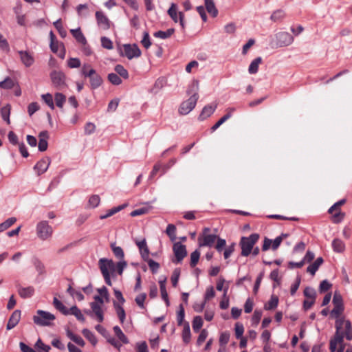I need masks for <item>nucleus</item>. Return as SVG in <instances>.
I'll list each match as a JSON object with an SVG mask.
<instances>
[{
	"instance_id": "obj_1",
	"label": "nucleus",
	"mask_w": 352,
	"mask_h": 352,
	"mask_svg": "<svg viewBox=\"0 0 352 352\" xmlns=\"http://www.w3.org/2000/svg\"><path fill=\"white\" fill-rule=\"evenodd\" d=\"M99 267L105 283L111 286L112 285L111 277L116 276V263L111 259L103 258L99 260Z\"/></svg>"
},
{
	"instance_id": "obj_2",
	"label": "nucleus",
	"mask_w": 352,
	"mask_h": 352,
	"mask_svg": "<svg viewBox=\"0 0 352 352\" xmlns=\"http://www.w3.org/2000/svg\"><path fill=\"white\" fill-rule=\"evenodd\" d=\"M53 228L47 221H41L36 226V233L38 238L41 241H48L53 235Z\"/></svg>"
},
{
	"instance_id": "obj_3",
	"label": "nucleus",
	"mask_w": 352,
	"mask_h": 352,
	"mask_svg": "<svg viewBox=\"0 0 352 352\" xmlns=\"http://www.w3.org/2000/svg\"><path fill=\"white\" fill-rule=\"evenodd\" d=\"M259 239L258 234L254 233L249 236H243L241 239L240 245L241 248V255L248 256L251 253L254 244Z\"/></svg>"
},
{
	"instance_id": "obj_4",
	"label": "nucleus",
	"mask_w": 352,
	"mask_h": 352,
	"mask_svg": "<svg viewBox=\"0 0 352 352\" xmlns=\"http://www.w3.org/2000/svg\"><path fill=\"white\" fill-rule=\"evenodd\" d=\"M55 320V316L50 312L38 310L36 315L34 316V322L40 326H49L50 322Z\"/></svg>"
},
{
	"instance_id": "obj_5",
	"label": "nucleus",
	"mask_w": 352,
	"mask_h": 352,
	"mask_svg": "<svg viewBox=\"0 0 352 352\" xmlns=\"http://www.w3.org/2000/svg\"><path fill=\"white\" fill-rule=\"evenodd\" d=\"M331 352H343L344 350V332H336L329 343Z\"/></svg>"
},
{
	"instance_id": "obj_6",
	"label": "nucleus",
	"mask_w": 352,
	"mask_h": 352,
	"mask_svg": "<svg viewBox=\"0 0 352 352\" xmlns=\"http://www.w3.org/2000/svg\"><path fill=\"white\" fill-rule=\"evenodd\" d=\"M292 35L287 32H279L275 34V45L276 47H287L294 43Z\"/></svg>"
},
{
	"instance_id": "obj_7",
	"label": "nucleus",
	"mask_w": 352,
	"mask_h": 352,
	"mask_svg": "<svg viewBox=\"0 0 352 352\" xmlns=\"http://www.w3.org/2000/svg\"><path fill=\"white\" fill-rule=\"evenodd\" d=\"M217 239V235L214 234H210V229L206 228H204L201 235H200L198 238L199 245V247H212Z\"/></svg>"
},
{
	"instance_id": "obj_8",
	"label": "nucleus",
	"mask_w": 352,
	"mask_h": 352,
	"mask_svg": "<svg viewBox=\"0 0 352 352\" xmlns=\"http://www.w3.org/2000/svg\"><path fill=\"white\" fill-rule=\"evenodd\" d=\"M199 96L196 91L187 100L183 102L179 109V113L182 115H187L195 107Z\"/></svg>"
},
{
	"instance_id": "obj_9",
	"label": "nucleus",
	"mask_w": 352,
	"mask_h": 352,
	"mask_svg": "<svg viewBox=\"0 0 352 352\" xmlns=\"http://www.w3.org/2000/svg\"><path fill=\"white\" fill-rule=\"evenodd\" d=\"M167 12L175 23L179 22L182 29H184V14L183 12H179L177 10V4H175V3H172Z\"/></svg>"
},
{
	"instance_id": "obj_10",
	"label": "nucleus",
	"mask_w": 352,
	"mask_h": 352,
	"mask_svg": "<svg viewBox=\"0 0 352 352\" xmlns=\"http://www.w3.org/2000/svg\"><path fill=\"white\" fill-rule=\"evenodd\" d=\"M121 54L122 56H124L131 60L133 58H138L140 56L141 51L138 46L135 44H125L122 46Z\"/></svg>"
},
{
	"instance_id": "obj_11",
	"label": "nucleus",
	"mask_w": 352,
	"mask_h": 352,
	"mask_svg": "<svg viewBox=\"0 0 352 352\" xmlns=\"http://www.w3.org/2000/svg\"><path fill=\"white\" fill-rule=\"evenodd\" d=\"M345 329V335L347 340H350L352 339V336L350 334L351 330V322L349 320H346L343 318H338L336 321V332H342V329Z\"/></svg>"
},
{
	"instance_id": "obj_12",
	"label": "nucleus",
	"mask_w": 352,
	"mask_h": 352,
	"mask_svg": "<svg viewBox=\"0 0 352 352\" xmlns=\"http://www.w3.org/2000/svg\"><path fill=\"white\" fill-rule=\"evenodd\" d=\"M98 27L104 30H109L112 23L108 17L101 11H97L95 14Z\"/></svg>"
},
{
	"instance_id": "obj_13",
	"label": "nucleus",
	"mask_w": 352,
	"mask_h": 352,
	"mask_svg": "<svg viewBox=\"0 0 352 352\" xmlns=\"http://www.w3.org/2000/svg\"><path fill=\"white\" fill-rule=\"evenodd\" d=\"M173 252L175 256L176 262L180 263L187 255L186 246L179 242L175 243L173 245Z\"/></svg>"
},
{
	"instance_id": "obj_14",
	"label": "nucleus",
	"mask_w": 352,
	"mask_h": 352,
	"mask_svg": "<svg viewBox=\"0 0 352 352\" xmlns=\"http://www.w3.org/2000/svg\"><path fill=\"white\" fill-rule=\"evenodd\" d=\"M52 83L56 87H61L65 85V76L62 72L53 71L50 74Z\"/></svg>"
},
{
	"instance_id": "obj_15",
	"label": "nucleus",
	"mask_w": 352,
	"mask_h": 352,
	"mask_svg": "<svg viewBox=\"0 0 352 352\" xmlns=\"http://www.w3.org/2000/svg\"><path fill=\"white\" fill-rule=\"evenodd\" d=\"M21 311L20 310L16 309V310L14 311L8 320V324L6 326V329L8 330H10V329L14 328L19 322V321L21 320Z\"/></svg>"
},
{
	"instance_id": "obj_16",
	"label": "nucleus",
	"mask_w": 352,
	"mask_h": 352,
	"mask_svg": "<svg viewBox=\"0 0 352 352\" xmlns=\"http://www.w3.org/2000/svg\"><path fill=\"white\" fill-rule=\"evenodd\" d=\"M21 61L26 67L32 66L34 63L33 55L28 51H19Z\"/></svg>"
},
{
	"instance_id": "obj_17",
	"label": "nucleus",
	"mask_w": 352,
	"mask_h": 352,
	"mask_svg": "<svg viewBox=\"0 0 352 352\" xmlns=\"http://www.w3.org/2000/svg\"><path fill=\"white\" fill-rule=\"evenodd\" d=\"M345 203V199L340 200L339 201L335 203L329 209V212L333 214V211H337L333 215V218L335 221H340L344 217V214L341 213L339 207L343 205Z\"/></svg>"
},
{
	"instance_id": "obj_18",
	"label": "nucleus",
	"mask_w": 352,
	"mask_h": 352,
	"mask_svg": "<svg viewBox=\"0 0 352 352\" xmlns=\"http://www.w3.org/2000/svg\"><path fill=\"white\" fill-rule=\"evenodd\" d=\"M135 244L139 248L142 258L144 261H147L149 256V250L148 248L146 239H143L140 241L135 240Z\"/></svg>"
},
{
	"instance_id": "obj_19",
	"label": "nucleus",
	"mask_w": 352,
	"mask_h": 352,
	"mask_svg": "<svg viewBox=\"0 0 352 352\" xmlns=\"http://www.w3.org/2000/svg\"><path fill=\"white\" fill-rule=\"evenodd\" d=\"M50 164V159L48 157L43 158L38 161L34 166L38 175L44 173L49 168Z\"/></svg>"
},
{
	"instance_id": "obj_20",
	"label": "nucleus",
	"mask_w": 352,
	"mask_h": 352,
	"mask_svg": "<svg viewBox=\"0 0 352 352\" xmlns=\"http://www.w3.org/2000/svg\"><path fill=\"white\" fill-rule=\"evenodd\" d=\"M102 306L103 305H98L97 303L90 304L92 314H94L99 322H102L104 320V311L102 310Z\"/></svg>"
},
{
	"instance_id": "obj_21",
	"label": "nucleus",
	"mask_w": 352,
	"mask_h": 352,
	"mask_svg": "<svg viewBox=\"0 0 352 352\" xmlns=\"http://www.w3.org/2000/svg\"><path fill=\"white\" fill-rule=\"evenodd\" d=\"M38 138H39V142H38V150L42 152L45 151L47 150V146H48L47 140L49 139V134H48L47 131H41L38 135Z\"/></svg>"
},
{
	"instance_id": "obj_22",
	"label": "nucleus",
	"mask_w": 352,
	"mask_h": 352,
	"mask_svg": "<svg viewBox=\"0 0 352 352\" xmlns=\"http://www.w3.org/2000/svg\"><path fill=\"white\" fill-rule=\"evenodd\" d=\"M216 108H217L216 104H208V105L205 106L203 108V109L199 115V118L201 120L206 119L207 118L210 117L214 112Z\"/></svg>"
},
{
	"instance_id": "obj_23",
	"label": "nucleus",
	"mask_w": 352,
	"mask_h": 352,
	"mask_svg": "<svg viewBox=\"0 0 352 352\" xmlns=\"http://www.w3.org/2000/svg\"><path fill=\"white\" fill-rule=\"evenodd\" d=\"M18 293L22 298H31L34 294V288L32 286L19 287Z\"/></svg>"
},
{
	"instance_id": "obj_24",
	"label": "nucleus",
	"mask_w": 352,
	"mask_h": 352,
	"mask_svg": "<svg viewBox=\"0 0 352 352\" xmlns=\"http://www.w3.org/2000/svg\"><path fill=\"white\" fill-rule=\"evenodd\" d=\"M70 32L80 44L83 45L87 44V39L79 28L77 29H72Z\"/></svg>"
},
{
	"instance_id": "obj_25",
	"label": "nucleus",
	"mask_w": 352,
	"mask_h": 352,
	"mask_svg": "<svg viewBox=\"0 0 352 352\" xmlns=\"http://www.w3.org/2000/svg\"><path fill=\"white\" fill-rule=\"evenodd\" d=\"M113 304L120 323L123 324L126 318V314L124 308L122 307V305H120L118 302L116 301H113Z\"/></svg>"
},
{
	"instance_id": "obj_26",
	"label": "nucleus",
	"mask_w": 352,
	"mask_h": 352,
	"mask_svg": "<svg viewBox=\"0 0 352 352\" xmlns=\"http://www.w3.org/2000/svg\"><path fill=\"white\" fill-rule=\"evenodd\" d=\"M166 278L164 277L162 279L160 280L159 284H160L162 298L165 301L166 306H169L170 302H169V300L168 298V293H167L166 289Z\"/></svg>"
},
{
	"instance_id": "obj_27",
	"label": "nucleus",
	"mask_w": 352,
	"mask_h": 352,
	"mask_svg": "<svg viewBox=\"0 0 352 352\" xmlns=\"http://www.w3.org/2000/svg\"><path fill=\"white\" fill-rule=\"evenodd\" d=\"M323 262L324 261L322 257L317 258L316 260L312 264L308 266L307 272L311 274L312 276L315 275L316 272L320 267V265L323 263Z\"/></svg>"
},
{
	"instance_id": "obj_28",
	"label": "nucleus",
	"mask_w": 352,
	"mask_h": 352,
	"mask_svg": "<svg viewBox=\"0 0 352 352\" xmlns=\"http://www.w3.org/2000/svg\"><path fill=\"white\" fill-rule=\"evenodd\" d=\"M205 7L208 12L213 17L218 14V10L215 6L214 0H204Z\"/></svg>"
},
{
	"instance_id": "obj_29",
	"label": "nucleus",
	"mask_w": 352,
	"mask_h": 352,
	"mask_svg": "<svg viewBox=\"0 0 352 352\" xmlns=\"http://www.w3.org/2000/svg\"><path fill=\"white\" fill-rule=\"evenodd\" d=\"M53 305L54 307L61 312L63 314L67 316L69 315V309L67 308L62 302H60L57 298H54Z\"/></svg>"
},
{
	"instance_id": "obj_30",
	"label": "nucleus",
	"mask_w": 352,
	"mask_h": 352,
	"mask_svg": "<svg viewBox=\"0 0 352 352\" xmlns=\"http://www.w3.org/2000/svg\"><path fill=\"white\" fill-rule=\"evenodd\" d=\"M182 340L183 342L186 344H188L191 340V333L190 329V326L188 322H186L184 325V329L182 331Z\"/></svg>"
},
{
	"instance_id": "obj_31",
	"label": "nucleus",
	"mask_w": 352,
	"mask_h": 352,
	"mask_svg": "<svg viewBox=\"0 0 352 352\" xmlns=\"http://www.w3.org/2000/svg\"><path fill=\"white\" fill-rule=\"evenodd\" d=\"M126 206V204H124L118 206L117 207H114V208L109 210L106 214L101 215L100 217V219H104L109 217H111L112 215L115 214L116 213H117V212H120V210H122V209H124Z\"/></svg>"
},
{
	"instance_id": "obj_32",
	"label": "nucleus",
	"mask_w": 352,
	"mask_h": 352,
	"mask_svg": "<svg viewBox=\"0 0 352 352\" xmlns=\"http://www.w3.org/2000/svg\"><path fill=\"white\" fill-rule=\"evenodd\" d=\"M261 62H262L261 57H257L256 58L253 60L251 62V63L249 66V68H248L249 73L251 74H254L257 73V72L258 70V66L261 63Z\"/></svg>"
},
{
	"instance_id": "obj_33",
	"label": "nucleus",
	"mask_w": 352,
	"mask_h": 352,
	"mask_svg": "<svg viewBox=\"0 0 352 352\" xmlns=\"http://www.w3.org/2000/svg\"><path fill=\"white\" fill-rule=\"evenodd\" d=\"M113 331L116 336L118 339L122 342L123 344H128L129 340L124 333L122 332V329L118 326H115L113 327Z\"/></svg>"
},
{
	"instance_id": "obj_34",
	"label": "nucleus",
	"mask_w": 352,
	"mask_h": 352,
	"mask_svg": "<svg viewBox=\"0 0 352 352\" xmlns=\"http://www.w3.org/2000/svg\"><path fill=\"white\" fill-rule=\"evenodd\" d=\"M32 263L38 275H42L45 272V265L38 258H33Z\"/></svg>"
},
{
	"instance_id": "obj_35",
	"label": "nucleus",
	"mask_w": 352,
	"mask_h": 352,
	"mask_svg": "<svg viewBox=\"0 0 352 352\" xmlns=\"http://www.w3.org/2000/svg\"><path fill=\"white\" fill-rule=\"evenodd\" d=\"M229 285H227L224 288V292L223 294L222 300L220 302V308L222 309H226L229 307V298L227 296Z\"/></svg>"
},
{
	"instance_id": "obj_36",
	"label": "nucleus",
	"mask_w": 352,
	"mask_h": 352,
	"mask_svg": "<svg viewBox=\"0 0 352 352\" xmlns=\"http://www.w3.org/2000/svg\"><path fill=\"white\" fill-rule=\"evenodd\" d=\"M91 87L94 89L99 87L102 82L101 76L98 74L91 78H89Z\"/></svg>"
},
{
	"instance_id": "obj_37",
	"label": "nucleus",
	"mask_w": 352,
	"mask_h": 352,
	"mask_svg": "<svg viewBox=\"0 0 352 352\" xmlns=\"http://www.w3.org/2000/svg\"><path fill=\"white\" fill-rule=\"evenodd\" d=\"M69 315H74L76 318L80 321H85V318L84 316L82 314L80 310L76 307L73 306L70 309H69Z\"/></svg>"
},
{
	"instance_id": "obj_38",
	"label": "nucleus",
	"mask_w": 352,
	"mask_h": 352,
	"mask_svg": "<svg viewBox=\"0 0 352 352\" xmlns=\"http://www.w3.org/2000/svg\"><path fill=\"white\" fill-rule=\"evenodd\" d=\"M332 247L335 252H342L344 250L345 245L340 239H336L332 242Z\"/></svg>"
},
{
	"instance_id": "obj_39",
	"label": "nucleus",
	"mask_w": 352,
	"mask_h": 352,
	"mask_svg": "<svg viewBox=\"0 0 352 352\" xmlns=\"http://www.w3.org/2000/svg\"><path fill=\"white\" fill-rule=\"evenodd\" d=\"M151 209V206H145L142 208H138L136 210H134L130 213V215L131 217H136V216H140L143 215L144 214L148 213Z\"/></svg>"
},
{
	"instance_id": "obj_40",
	"label": "nucleus",
	"mask_w": 352,
	"mask_h": 352,
	"mask_svg": "<svg viewBox=\"0 0 352 352\" xmlns=\"http://www.w3.org/2000/svg\"><path fill=\"white\" fill-rule=\"evenodd\" d=\"M83 336L94 345L97 344V339L94 334L87 329H84L82 331Z\"/></svg>"
},
{
	"instance_id": "obj_41",
	"label": "nucleus",
	"mask_w": 352,
	"mask_h": 352,
	"mask_svg": "<svg viewBox=\"0 0 352 352\" xmlns=\"http://www.w3.org/2000/svg\"><path fill=\"white\" fill-rule=\"evenodd\" d=\"M16 221L15 217H10L6 219L4 222L0 223V232L7 230L12 226Z\"/></svg>"
},
{
	"instance_id": "obj_42",
	"label": "nucleus",
	"mask_w": 352,
	"mask_h": 352,
	"mask_svg": "<svg viewBox=\"0 0 352 352\" xmlns=\"http://www.w3.org/2000/svg\"><path fill=\"white\" fill-rule=\"evenodd\" d=\"M1 114L3 120H5L8 124H10V106L9 104L1 108Z\"/></svg>"
},
{
	"instance_id": "obj_43",
	"label": "nucleus",
	"mask_w": 352,
	"mask_h": 352,
	"mask_svg": "<svg viewBox=\"0 0 352 352\" xmlns=\"http://www.w3.org/2000/svg\"><path fill=\"white\" fill-rule=\"evenodd\" d=\"M115 72L120 77H122L124 79H127L129 78V73L127 70L121 65H117L115 68Z\"/></svg>"
},
{
	"instance_id": "obj_44",
	"label": "nucleus",
	"mask_w": 352,
	"mask_h": 352,
	"mask_svg": "<svg viewBox=\"0 0 352 352\" xmlns=\"http://www.w3.org/2000/svg\"><path fill=\"white\" fill-rule=\"evenodd\" d=\"M278 298L277 296L272 295L267 304L265 305L266 310H271L276 308L278 306Z\"/></svg>"
},
{
	"instance_id": "obj_45",
	"label": "nucleus",
	"mask_w": 352,
	"mask_h": 352,
	"mask_svg": "<svg viewBox=\"0 0 352 352\" xmlns=\"http://www.w3.org/2000/svg\"><path fill=\"white\" fill-rule=\"evenodd\" d=\"M203 326V320L201 316H195L192 320V329L195 332H198Z\"/></svg>"
},
{
	"instance_id": "obj_46",
	"label": "nucleus",
	"mask_w": 352,
	"mask_h": 352,
	"mask_svg": "<svg viewBox=\"0 0 352 352\" xmlns=\"http://www.w3.org/2000/svg\"><path fill=\"white\" fill-rule=\"evenodd\" d=\"M54 100L57 107L62 108L66 101V97L61 93H56L54 96Z\"/></svg>"
},
{
	"instance_id": "obj_47",
	"label": "nucleus",
	"mask_w": 352,
	"mask_h": 352,
	"mask_svg": "<svg viewBox=\"0 0 352 352\" xmlns=\"http://www.w3.org/2000/svg\"><path fill=\"white\" fill-rule=\"evenodd\" d=\"M166 233L172 241H175L176 239V227L173 224H168L166 230Z\"/></svg>"
},
{
	"instance_id": "obj_48",
	"label": "nucleus",
	"mask_w": 352,
	"mask_h": 352,
	"mask_svg": "<svg viewBox=\"0 0 352 352\" xmlns=\"http://www.w3.org/2000/svg\"><path fill=\"white\" fill-rule=\"evenodd\" d=\"M14 80L9 77H7L4 80L0 82V88L1 89H12L14 87Z\"/></svg>"
},
{
	"instance_id": "obj_49",
	"label": "nucleus",
	"mask_w": 352,
	"mask_h": 352,
	"mask_svg": "<svg viewBox=\"0 0 352 352\" xmlns=\"http://www.w3.org/2000/svg\"><path fill=\"white\" fill-rule=\"evenodd\" d=\"M285 14L283 10H277L274 11L270 19L276 22L282 20L285 17Z\"/></svg>"
},
{
	"instance_id": "obj_50",
	"label": "nucleus",
	"mask_w": 352,
	"mask_h": 352,
	"mask_svg": "<svg viewBox=\"0 0 352 352\" xmlns=\"http://www.w3.org/2000/svg\"><path fill=\"white\" fill-rule=\"evenodd\" d=\"M54 25L57 29L60 36L62 38H65L67 36V32L63 28V25L61 24V20L60 19H58L57 21L54 22Z\"/></svg>"
},
{
	"instance_id": "obj_51",
	"label": "nucleus",
	"mask_w": 352,
	"mask_h": 352,
	"mask_svg": "<svg viewBox=\"0 0 352 352\" xmlns=\"http://www.w3.org/2000/svg\"><path fill=\"white\" fill-rule=\"evenodd\" d=\"M111 250L114 254V255L119 259H123L124 254L123 250L119 247L116 246L115 244L111 245Z\"/></svg>"
},
{
	"instance_id": "obj_52",
	"label": "nucleus",
	"mask_w": 352,
	"mask_h": 352,
	"mask_svg": "<svg viewBox=\"0 0 352 352\" xmlns=\"http://www.w3.org/2000/svg\"><path fill=\"white\" fill-rule=\"evenodd\" d=\"M146 294L145 293L140 294L139 295H138L135 297V301L136 304L139 306L140 308H141V309L145 308L144 301L146 300Z\"/></svg>"
},
{
	"instance_id": "obj_53",
	"label": "nucleus",
	"mask_w": 352,
	"mask_h": 352,
	"mask_svg": "<svg viewBox=\"0 0 352 352\" xmlns=\"http://www.w3.org/2000/svg\"><path fill=\"white\" fill-rule=\"evenodd\" d=\"M41 98L51 109H54L55 107L53 102V98L50 94H43Z\"/></svg>"
},
{
	"instance_id": "obj_54",
	"label": "nucleus",
	"mask_w": 352,
	"mask_h": 352,
	"mask_svg": "<svg viewBox=\"0 0 352 352\" xmlns=\"http://www.w3.org/2000/svg\"><path fill=\"white\" fill-rule=\"evenodd\" d=\"M108 80L114 85H119L122 83V80L117 74H109L108 75Z\"/></svg>"
},
{
	"instance_id": "obj_55",
	"label": "nucleus",
	"mask_w": 352,
	"mask_h": 352,
	"mask_svg": "<svg viewBox=\"0 0 352 352\" xmlns=\"http://www.w3.org/2000/svg\"><path fill=\"white\" fill-rule=\"evenodd\" d=\"M235 336L237 339L243 337V334L244 332V327L243 324L240 322H236L234 327Z\"/></svg>"
},
{
	"instance_id": "obj_56",
	"label": "nucleus",
	"mask_w": 352,
	"mask_h": 352,
	"mask_svg": "<svg viewBox=\"0 0 352 352\" xmlns=\"http://www.w3.org/2000/svg\"><path fill=\"white\" fill-rule=\"evenodd\" d=\"M180 276V270L179 268H176L173 272L170 280L173 287H177L178 280Z\"/></svg>"
},
{
	"instance_id": "obj_57",
	"label": "nucleus",
	"mask_w": 352,
	"mask_h": 352,
	"mask_svg": "<svg viewBox=\"0 0 352 352\" xmlns=\"http://www.w3.org/2000/svg\"><path fill=\"white\" fill-rule=\"evenodd\" d=\"M230 340V333L225 331L221 333L219 337V344L221 346H225Z\"/></svg>"
},
{
	"instance_id": "obj_58",
	"label": "nucleus",
	"mask_w": 352,
	"mask_h": 352,
	"mask_svg": "<svg viewBox=\"0 0 352 352\" xmlns=\"http://www.w3.org/2000/svg\"><path fill=\"white\" fill-rule=\"evenodd\" d=\"M287 234H282L280 236H277L274 241H272V249L276 250L280 245L283 239L287 237Z\"/></svg>"
},
{
	"instance_id": "obj_59",
	"label": "nucleus",
	"mask_w": 352,
	"mask_h": 352,
	"mask_svg": "<svg viewBox=\"0 0 352 352\" xmlns=\"http://www.w3.org/2000/svg\"><path fill=\"white\" fill-rule=\"evenodd\" d=\"M35 347L41 350V352H49L51 347L49 345L45 344L41 339H38L35 344Z\"/></svg>"
},
{
	"instance_id": "obj_60",
	"label": "nucleus",
	"mask_w": 352,
	"mask_h": 352,
	"mask_svg": "<svg viewBox=\"0 0 352 352\" xmlns=\"http://www.w3.org/2000/svg\"><path fill=\"white\" fill-rule=\"evenodd\" d=\"M200 257V252L198 250H195L190 254V265L195 267L199 261Z\"/></svg>"
},
{
	"instance_id": "obj_61",
	"label": "nucleus",
	"mask_w": 352,
	"mask_h": 352,
	"mask_svg": "<svg viewBox=\"0 0 352 352\" xmlns=\"http://www.w3.org/2000/svg\"><path fill=\"white\" fill-rule=\"evenodd\" d=\"M67 65L70 68H78L80 66V60L78 58H70L67 60Z\"/></svg>"
},
{
	"instance_id": "obj_62",
	"label": "nucleus",
	"mask_w": 352,
	"mask_h": 352,
	"mask_svg": "<svg viewBox=\"0 0 352 352\" xmlns=\"http://www.w3.org/2000/svg\"><path fill=\"white\" fill-rule=\"evenodd\" d=\"M126 262L123 259H120L119 262L116 263V274L122 275L124 268L126 267Z\"/></svg>"
},
{
	"instance_id": "obj_63",
	"label": "nucleus",
	"mask_w": 352,
	"mask_h": 352,
	"mask_svg": "<svg viewBox=\"0 0 352 352\" xmlns=\"http://www.w3.org/2000/svg\"><path fill=\"white\" fill-rule=\"evenodd\" d=\"M101 45L104 48L107 50H111L113 47L112 41L105 36L101 38Z\"/></svg>"
},
{
	"instance_id": "obj_64",
	"label": "nucleus",
	"mask_w": 352,
	"mask_h": 352,
	"mask_svg": "<svg viewBox=\"0 0 352 352\" xmlns=\"http://www.w3.org/2000/svg\"><path fill=\"white\" fill-rule=\"evenodd\" d=\"M100 201V199L98 195H92L89 199V206L91 208L97 207Z\"/></svg>"
}]
</instances>
